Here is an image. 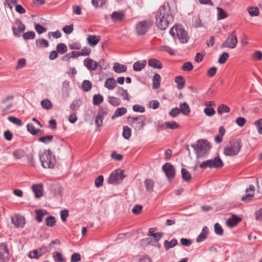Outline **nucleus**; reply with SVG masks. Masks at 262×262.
Returning <instances> with one entry per match:
<instances>
[{
  "label": "nucleus",
  "mask_w": 262,
  "mask_h": 262,
  "mask_svg": "<svg viewBox=\"0 0 262 262\" xmlns=\"http://www.w3.org/2000/svg\"><path fill=\"white\" fill-rule=\"evenodd\" d=\"M194 149L198 157H203L211 148L210 143L206 139H200L197 141V144H191Z\"/></svg>",
  "instance_id": "obj_5"
},
{
  "label": "nucleus",
  "mask_w": 262,
  "mask_h": 262,
  "mask_svg": "<svg viewBox=\"0 0 262 262\" xmlns=\"http://www.w3.org/2000/svg\"><path fill=\"white\" fill-rule=\"evenodd\" d=\"M161 81V76L160 74L156 73L152 78V89H158L160 88Z\"/></svg>",
  "instance_id": "obj_26"
},
{
  "label": "nucleus",
  "mask_w": 262,
  "mask_h": 262,
  "mask_svg": "<svg viewBox=\"0 0 262 262\" xmlns=\"http://www.w3.org/2000/svg\"><path fill=\"white\" fill-rule=\"evenodd\" d=\"M146 190L147 192L151 193L153 191L154 182L150 179H146L144 181Z\"/></svg>",
  "instance_id": "obj_37"
},
{
  "label": "nucleus",
  "mask_w": 262,
  "mask_h": 262,
  "mask_svg": "<svg viewBox=\"0 0 262 262\" xmlns=\"http://www.w3.org/2000/svg\"><path fill=\"white\" fill-rule=\"evenodd\" d=\"M116 81L114 78H107L104 83V86L108 90H113L116 86Z\"/></svg>",
  "instance_id": "obj_25"
},
{
  "label": "nucleus",
  "mask_w": 262,
  "mask_h": 262,
  "mask_svg": "<svg viewBox=\"0 0 262 262\" xmlns=\"http://www.w3.org/2000/svg\"><path fill=\"white\" fill-rule=\"evenodd\" d=\"M57 51L60 54L65 53L67 50V46L63 43H60L57 45L56 47Z\"/></svg>",
  "instance_id": "obj_48"
},
{
  "label": "nucleus",
  "mask_w": 262,
  "mask_h": 262,
  "mask_svg": "<svg viewBox=\"0 0 262 262\" xmlns=\"http://www.w3.org/2000/svg\"><path fill=\"white\" fill-rule=\"evenodd\" d=\"M162 170L165 172L169 180H172L175 177V169L170 163H166L162 166Z\"/></svg>",
  "instance_id": "obj_10"
},
{
  "label": "nucleus",
  "mask_w": 262,
  "mask_h": 262,
  "mask_svg": "<svg viewBox=\"0 0 262 262\" xmlns=\"http://www.w3.org/2000/svg\"><path fill=\"white\" fill-rule=\"evenodd\" d=\"M117 93L118 95L123 96L125 100H129L127 91L126 90L124 89L121 86L118 87L117 90Z\"/></svg>",
  "instance_id": "obj_46"
},
{
  "label": "nucleus",
  "mask_w": 262,
  "mask_h": 262,
  "mask_svg": "<svg viewBox=\"0 0 262 262\" xmlns=\"http://www.w3.org/2000/svg\"><path fill=\"white\" fill-rule=\"evenodd\" d=\"M32 190L36 198H39L43 195V186L41 184L33 185Z\"/></svg>",
  "instance_id": "obj_18"
},
{
  "label": "nucleus",
  "mask_w": 262,
  "mask_h": 262,
  "mask_svg": "<svg viewBox=\"0 0 262 262\" xmlns=\"http://www.w3.org/2000/svg\"><path fill=\"white\" fill-rule=\"evenodd\" d=\"M177 244L178 242L176 239H172L170 242L167 240H165L164 243L165 249L167 251L169 249L175 247Z\"/></svg>",
  "instance_id": "obj_30"
},
{
  "label": "nucleus",
  "mask_w": 262,
  "mask_h": 262,
  "mask_svg": "<svg viewBox=\"0 0 262 262\" xmlns=\"http://www.w3.org/2000/svg\"><path fill=\"white\" fill-rule=\"evenodd\" d=\"M242 141L240 139H233L225 146L223 153L227 156H234L240 151L242 147Z\"/></svg>",
  "instance_id": "obj_3"
},
{
  "label": "nucleus",
  "mask_w": 262,
  "mask_h": 262,
  "mask_svg": "<svg viewBox=\"0 0 262 262\" xmlns=\"http://www.w3.org/2000/svg\"><path fill=\"white\" fill-rule=\"evenodd\" d=\"M193 68V66L191 62H186L182 66L181 69L183 71H190Z\"/></svg>",
  "instance_id": "obj_53"
},
{
  "label": "nucleus",
  "mask_w": 262,
  "mask_h": 262,
  "mask_svg": "<svg viewBox=\"0 0 262 262\" xmlns=\"http://www.w3.org/2000/svg\"><path fill=\"white\" fill-rule=\"evenodd\" d=\"M53 258L57 262H64V259L62 257V254L59 252H56L53 254Z\"/></svg>",
  "instance_id": "obj_62"
},
{
  "label": "nucleus",
  "mask_w": 262,
  "mask_h": 262,
  "mask_svg": "<svg viewBox=\"0 0 262 262\" xmlns=\"http://www.w3.org/2000/svg\"><path fill=\"white\" fill-rule=\"evenodd\" d=\"M53 139L52 135H47L46 136L41 137L38 139L39 142H42L45 144H48L51 142Z\"/></svg>",
  "instance_id": "obj_52"
},
{
  "label": "nucleus",
  "mask_w": 262,
  "mask_h": 262,
  "mask_svg": "<svg viewBox=\"0 0 262 262\" xmlns=\"http://www.w3.org/2000/svg\"><path fill=\"white\" fill-rule=\"evenodd\" d=\"M103 101V97L100 94L94 95L93 97V103L94 105H98Z\"/></svg>",
  "instance_id": "obj_39"
},
{
  "label": "nucleus",
  "mask_w": 262,
  "mask_h": 262,
  "mask_svg": "<svg viewBox=\"0 0 262 262\" xmlns=\"http://www.w3.org/2000/svg\"><path fill=\"white\" fill-rule=\"evenodd\" d=\"M27 127V130L33 135H36L38 133H41L43 132V130L39 128L35 129L34 125L32 123H28Z\"/></svg>",
  "instance_id": "obj_33"
},
{
  "label": "nucleus",
  "mask_w": 262,
  "mask_h": 262,
  "mask_svg": "<svg viewBox=\"0 0 262 262\" xmlns=\"http://www.w3.org/2000/svg\"><path fill=\"white\" fill-rule=\"evenodd\" d=\"M153 25V21L149 19H145L138 22L135 26V32L138 36L144 35Z\"/></svg>",
  "instance_id": "obj_6"
},
{
  "label": "nucleus",
  "mask_w": 262,
  "mask_h": 262,
  "mask_svg": "<svg viewBox=\"0 0 262 262\" xmlns=\"http://www.w3.org/2000/svg\"><path fill=\"white\" fill-rule=\"evenodd\" d=\"M39 160L45 168H53L56 163L55 156L49 149L39 154Z\"/></svg>",
  "instance_id": "obj_2"
},
{
  "label": "nucleus",
  "mask_w": 262,
  "mask_h": 262,
  "mask_svg": "<svg viewBox=\"0 0 262 262\" xmlns=\"http://www.w3.org/2000/svg\"><path fill=\"white\" fill-rule=\"evenodd\" d=\"M108 102L113 106H117L121 103V100L116 97L108 96L107 97Z\"/></svg>",
  "instance_id": "obj_38"
},
{
  "label": "nucleus",
  "mask_w": 262,
  "mask_h": 262,
  "mask_svg": "<svg viewBox=\"0 0 262 262\" xmlns=\"http://www.w3.org/2000/svg\"><path fill=\"white\" fill-rule=\"evenodd\" d=\"M35 212L36 214L35 220L38 223H40L42 221L43 216L47 213L46 210L43 209L35 210Z\"/></svg>",
  "instance_id": "obj_32"
},
{
  "label": "nucleus",
  "mask_w": 262,
  "mask_h": 262,
  "mask_svg": "<svg viewBox=\"0 0 262 262\" xmlns=\"http://www.w3.org/2000/svg\"><path fill=\"white\" fill-rule=\"evenodd\" d=\"M15 23L18 26V29L15 27H12L13 35L15 36L19 37L21 35V33L25 31L26 27L19 19H16Z\"/></svg>",
  "instance_id": "obj_12"
},
{
  "label": "nucleus",
  "mask_w": 262,
  "mask_h": 262,
  "mask_svg": "<svg viewBox=\"0 0 262 262\" xmlns=\"http://www.w3.org/2000/svg\"><path fill=\"white\" fill-rule=\"evenodd\" d=\"M164 125H165L166 128L171 129H174L179 127V124L175 121L165 122L164 125L162 124L160 125V128L163 129L164 128Z\"/></svg>",
  "instance_id": "obj_34"
},
{
  "label": "nucleus",
  "mask_w": 262,
  "mask_h": 262,
  "mask_svg": "<svg viewBox=\"0 0 262 262\" xmlns=\"http://www.w3.org/2000/svg\"><path fill=\"white\" fill-rule=\"evenodd\" d=\"M100 40V37L99 36L89 35L87 37L88 43L91 47H94L97 45Z\"/></svg>",
  "instance_id": "obj_22"
},
{
  "label": "nucleus",
  "mask_w": 262,
  "mask_h": 262,
  "mask_svg": "<svg viewBox=\"0 0 262 262\" xmlns=\"http://www.w3.org/2000/svg\"><path fill=\"white\" fill-rule=\"evenodd\" d=\"M230 111V107L223 104L220 105L217 108V113L219 115H222L224 113H229Z\"/></svg>",
  "instance_id": "obj_45"
},
{
  "label": "nucleus",
  "mask_w": 262,
  "mask_h": 262,
  "mask_svg": "<svg viewBox=\"0 0 262 262\" xmlns=\"http://www.w3.org/2000/svg\"><path fill=\"white\" fill-rule=\"evenodd\" d=\"M179 109L181 113H182L184 115H189L190 112L188 104L185 102L180 103Z\"/></svg>",
  "instance_id": "obj_31"
},
{
  "label": "nucleus",
  "mask_w": 262,
  "mask_h": 262,
  "mask_svg": "<svg viewBox=\"0 0 262 262\" xmlns=\"http://www.w3.org/2000/svg\"><path fill=\"white\" fill-rule=\"evenodd\" d=\"M209 233V229L207 226H204L200 234L198 236L196 239L197 243H201L205 241Z\"/></svg>",
  "instance_id": "obj_20"
},
{
  "label": "nucleus",
  "mask_w": 262,
  "mask_h": 262,
  "mask_svg": "<svg viewBox=\"0 0 262 262\" xmlns=\"http://www.w3.org/2000/svg\"><path fill=\"white\" fill-rule=\"evenodd\" d=\"M84 65L89 70H95L98 66V63L92 59L88 58L84 60Z\"/></svg>",
  "instance_id": "obj_19"
},
{
  "label": "nucleus",
  "mask_w": 262,
  "mask_h": 262,
  "mask_svg": "<svg viewBox=\"0 0 262 262\" xmlns=\"http://www.w3.org/2000/svg\"><path fill=\"white\" fill-rule=\"evenodd\" d=\"M92 86V82L88 80H84L81 85L82 90L84 92H88L90 91Z\"/></svg>",
  "instance_id": "obj_41"
},
{
  "label": "nucleus",
  "mask_w": 262,
  "mask_h": 262,
  "mask_svg": "<svg viewBox=\"0 0 262 262\" xmlns=\"http://www.w3.org/2000/svg\"><path fill=\"white\" fill-rule=\"evenodd\" d=\"M103 182V177L102 175L99 176L95 180V186L99 188L101 187Z\"/></svg>",
  "instance_id": "obj_63"
},
{
  "label": "nucleus",
  "mask_w": 262,
  "mask_h": 262,
  "mask_svg": "<svg viewBox=\"0 0 262 262\" xmlns=\"http://www.w3.org/2000/svg\"><path fill=\"white\" fill-rule=\"evenodd\" d=\"M111 17L114 22L122 21L125 17V14L123 11H114L111 15Z\"/></svg>",
  "instance_id": "obj_17"
},
{
  "label": "nucleus",
  "mask_w": 262,
  "mask_h": 262,
  "mask_svg": "<svg viewBox=\"0 0 262 262\" xmlns=\"http://www.w3.org/2000/svg\"><path fill=\"white\" fill-rule=\"evenodd\" d=\"M242 221V219L237 216L236 215H232V217L228 219L227 221V225L228 227L232 228L236 226Z\"/></svg>",
  "instance_id": "obj_21"
},
{
  "label": "nucleus",
  "mask_w": 262,
  "mask_h": 262,
  "mask_svg": "<svg viewBox=\"0 0 262 262\" xmlns=\"http://www.w3.org/2000/svg\"><path fill=\"white\" fill-rule=\"evenodd\" d=\"M56 222V219L54 216H49L46 219L45 224L48 227H53Z\"/></svg>",
  "instance_id": "obj_44"
},
{
  "label": "nucleus",
  "mask_w": 262,
  "mask_h": 262,
  "mask_svg": "<svg viewBox=\"0 0 262 262\" xmlns=\"http://www.w3.org/2000/svg\"><path fill=\"white\" fill-rule=\"evenodd\" d=\"M248 11L251 16H257L259 14V11L257 7L249 6L248 8Z\"/></svg>",
  "instance_id": "obj_42"
},
{
  "label": "nucleus",
  "mask_w": 262,
  "mask_h": 262,
  "mask_svg": "<svg viewBox=\"0 0 262 262\" xmlns=\"http://www.w3.org/2000/svg\"><path fill=\"white\" fill-rule=\"evenodd\" d=\"M228 57L229 54L226 52H224L220 55L218 59V62L220 64L224 63L227 61Z\"/></svg>",
  "instance_id": "obj_55"
},
{
  "label": "nucleus",
  "mask_w": 262,
  "mask_h": 262,
  "mask_svg": "<svg viewBox=\"0 0 262 262\" xmlns=\"http://www.w3.org/2000/svg\"><path fill=\"white\" fill-rule=\"evenodd\" d=\"M175 82L177 84V88L181 90L184 88L185 85V80L181 76H177L174 79Z\"/></svg>",
  "instance_id": "obj_35"
},
{
  "label": "nucleus",
  "mask_w": 262,
  "mask_h": 262,
  "mask_svg": "<svg viewBox=\"0 0 262 262\" xmlns=\"http://www.w3.org/2000/svg\"><path fill=\"white\" fill-rule=\"evenodd\" d=\"M23 38L27 39H33L35 37V33L33 31H28L23 34Z\"/></svg>",
  "instance_id": "obj_54"
},
{
  "label": "nucleus",
  "mask_w": 262,
  "mask_h": 262,
  "mask_svg": "<svg viewBox=\"0 0 262 262\" xmlns=\"http://www.w3.org/2000/svg\"><path fill=\"white\" fill-rule=\"evenodd\" d=\"M24 151L21 149H16L13 152L14 156L17 159H20L24 157Z\"/></svg>",
  "instance_id": "obj_58"
},
{
  "label": "nucleus",
  "mask_w": 262,
  "mask_h": 262,
  "mask_svg": "<svg viewBox=\"0 0 262 262\" xmlns=\"http://www.w3.org/2000/svg\"><path fill=\"white\" fill-rule=\"evenodd\" d=\"M9 250L7 246L5 243L0 245V260L6 262L8 260Z\"/></svg>",
  "instance_id": "obj_13"
},
{
  "label": "nucleus",
  "mask_w": 262,
  "mask_h": 262,
  "mask_svg": "<svg viewBox=\"0 0 262 262\" xmlns=\"http://www.w3.org/2000/svg\"><path fill=\"white\" fill-rule=\"evenodd\" d=\"M214 232L217 235H221L223 234V229L221 225L217 223L214 225Z\"/></svg>",
  "instance_id": "obj_57"
},
{
  "label": "nucleus",
  "mask_w": 262,
  "mask_h": 262,
  "mask_svg": "<svg viewBox=\"0 0 262 262\" xmlns=\"http://www.w3.org/2000/svg\"><path fill=\"white\" fill-rule=\"evenodd\" d=\"M70 90V81L66 80L62 82L61 92L63 97H67Z\"/></svg>",
  "instance_id": "obj_23"
},
{
  "label": "nucleus",
  "mask_w": 262,
  "mask_h": 262,
  "mask_svg": "<svg viewBox=\"0 0 262 262\" xmlns=\"http://www.w3.org/2000/svg\"><path fill=\"white\" fill-rule=\"evenodd\" d=\"M146 64V60L138 61L133 64V69L135 71H140L144 68Z\"/></svg>",
  "instance_id": "obj_27"
},
{
  "label": "nucleus",
  "mask_w": 262,
  "mask_h": 262,
  "mask_svg": "<svg viewBox=\"0 0 262 262\" xmlns=\"http://www.w3.org/2000/svg\"><path fill=\"white\" fill-rule=\"evenodd\" d=\"M255 187L253 185H250L248 188H247L246 192L247 194L242 198V200L244 202H248L251 200L254 195Z\"/></svg>",
  "instance_id": "obj_16"
},
{
  "label": "nucleus",
  "mask_w": 262,
  "mask_h": 262,
  "mask_svg": "<svg viewBox=\"0 0 262 262\" xmlns=\"http://www.w3.org/2000/svg\"><path fill=\"white\" fill-rule=\"evenodd\" d=\"M216 9L217 10L218 19H223L227 17L228 14L224 10L220 7H217Z\"/></svg>",
  "instance_id": "obj_47"
},
{
  "label": "nucleus",
  "mask_w": 262,
  "mask_h": 262,
  "mask_svg": "<svg viewBox=\"0 0 262 262\" xmlns=\"http://www.w3.org/2000/svg\"><path fill=\"white\" fill-rule=\"evenodd\" d=\"M237 44V38L235 30L232 31L228 36L226 40L221 45V48H228L234 49L236 47Z\"/></svg>",
  "instance_id": "obj_8"
},
{
  "label": "nucleus",
  "mask_w": 262,
  "mask_h": 262,
  "mask_svg": "<svg viewBox=\"0 0 262 262\" xmlns=\"http://www.w3.org/2000/svg\"><path fill=\"white\" fill-rule=\"evenodd\" d=\"M113 70L118 73H123L126 71L127 67L124 64L115 63L113 66Z\"/></svg>",
  "instance_id": "obj_29"
},
{
  "label": "nucleus",
  "mask_w": 262,
  "mask_h": 262,
  "mask_svg": "<svg viewBox=\"0 0 262 262\" xmlns=\"http://www.w3.org/2000/svg\"><path fill=\"white\" fill-rule=\"evenodd\" d=\"M181 174L182 179L185 181H189L191 179V175L185 168L181 169Z\"/></svg>",
  "instance_id": "obj_40"
},
{
  "label": "nucleus",
  "mask_w": 262,
  "mask_h": 262,
  "mask_svg": "<svg viewBox=\"0 0 262 262\" xmlns=\"http://www.w3.org/2000/svg\"><path fill=\"white\" fill-rule=\"evenodd\" d=\"M8 120L12 123L21 126L22 125V122L20 119L17 118L16 117H13V116H9L8 117Z\"/></svg>",
  "instance_id": "obj_60"
},
{
  "label": "nucleus",
  "mask_w": 262,
  "mask_h": 262,
  "mask_svg": "<svg viewBox=\"0 0 262 262\" xmlns=\"http://www.w3.org/2000/svg\"><path fill=\"white\" fill-rule=\"evenodd\" d=\"M143 207L141 205H136L132 209V212L134 214L138 215L139 214L142 210Z\"/></svg>",
  "instance_id": "obj_59"
},
{
  "label": "nucleus",
  "mask_w": 262,
  "mask_h": 262,
  "mask_svg": "<svg viewBox=\"0 0 262 262\" xmlns=\"http://www.w3.org/2000/svg\"><path fill=\"white\" fill-rule=\"evenodd\" d=\"M49 251L50 250L48 249L47 247L42 246L39 249L31 251L29 253V256L31 258L37 259L39 257L42 256L43 254L46 253Z\"/></svg>",
  "instance_id": "obj_11"
},
{
  "label": "nucleus",
  "mask_w": 262,
  "mask_h": 262,
  "mask_svg": "<svg viewBox=\"0 0 262 262\" xmlns=\"http://www.w3.org/2000/svg\"><path fill=\"white\" fill-rule=\"evenodd\" d=\"M35 29L36 31L38 33V34H40L47 31V29L43 26H42L39 24H35Z\"/></svg>",
  "instance_id": "obj_61"
},
{
  "label": "nucleus",
  "mask_w": 262,
  "mask_h": 262,
  "mask_svg": "<svg viewBox=\"0 0 262 262\" xmlns=\"http://www.w3.org/2000/svg\"><path fill=\"white\" fill-rule=\"evenodd\" d=\"M36 43L39 47L47 48L49 47V42L43 38H40L36 40Z\"/></svg>",
  "instance_id": "obj_51"
},
{
  "label": "nucleus",
  "mask_w": 262,
  "mask_h": 262,
  "mask_svg": "<svg viewBox=\"0 0 262 262\" xmlns=\"http://www.w3.org/2000/svg\"><path fill=\"white\" fill-rule=\"evenodd\" d=\"M255 126L259 134H262V119H259L254 122Z\"/></svg>",
  "instance_id": "obj_64"
},
{
  "label": "nucleus",
  "mask_w": 262,
  "mask_h": 262,
  "mask_svg": "<svg viewBox=\"0 0 262 262\" xmlns=\"http://www.w3.org/2000/svg\"><path fill=\"white\" fill-rule=\"evenodd\" d=\"M127 120L134 128L140 130L143 128L145 124L146 117L143 115H140L138 117L129 116Z\"/></svg>",
  "instance_id": "obj_7"
},
{
  "label": "nucleus",
  "mask_w": 262,
  "mask_h": 262,
  "mask_svg": "<svg viewBox=\"0 0 262 262\" xmlns=\"http://www.w3.org/2000/svg\"><path fill=\"white\" fill-rule=\"evenodd\" d=\"M148 65L154 69H160L162 68L161 62L159 60L154 58L149 60Z\"/></svg>",
  "instance_id": "obj_28"
},
{
  "label": "nucleus",
  "mask_w": 262,
  "mask_h": 262,
  "mask_svg": "<svg viewBox=\"0 0 262 262\" xmlns=\"http://www.w3.org/2000/svg\"><path fill=\"white\" fill-rule=\"evenodd\" d=\"M170 34L174 38H178L182 43H187L189 39L187 32L180 25H176L169 31Z\"/></svg>",
  "instance_id": "obj_4"
},
{
  "label": "nucleus",
  "mask_w": 262,
  "mask_h": 262,
  "mask_svg": "<svg viewBox=\"0 0 262 262\" xmlns=\"http://www.w3.org/2000/svg\"><path fill=\"white\" fill-rule=\"evenodd\" d=\"M41 106L46 110H50L52 107V103L50 100L48 99H43L41 101Z\"/></svg>",
  "instance_id": "obj_50"
},
{
  "label": "nucleus",
  "mask_w": 262,
  "mask_h": 262,
  "mask_svg": "<svg viewBox=\"0 0 262 262\" xmlns=\"http://www.w3.org/2000/svg\"><path fill=\"white\" fill-rule=\"evenodd\" d=\"M131 135V129L127 126H123L122 133L123 137L126 139H128L130 137Z\"/></svg>",
  "instance_id": "obj_49"
},
{
  "label": "nucleus",
  "mask_w": 262,
  "mask_h": 262,
  "mask_svg": "<svg viewBox=\"0 0 262 262\" xmlns=\"http://www.w3.org/2000/svg\"><path fill=\"white\" fill-rule=\"evenodd\" d=\"M174 17L172 14L170 7L168 3H165L162 5L156 15V22L157 27L164 30L173 20Z\"/></svg>",
  "instance_id": "obj_1"
},
{
  "label": "nucleus",
  "mask_w": 262,
  "mask_h": 262,
  "mask_svg": "<svg viewBox=\"0 0 262 262\" xmlns=\"http://www.w3.org/2000/svg\"><path fill=\"white\" fill-rule=\"evenodd\" d=\"M123 170L118 169L114 170L107 179L109 184L119 183L125 178Z\"/></svg>",
  "instance_id": "obj_9"
},
{
  "label": "nucleus",
  "mask_w": 262,
  "mask_h": 262,
  "mask_svg": "<svg viewBox=\"0 0 262 262\" xmlns=\"http://www.w3.org/2000/svg\"><path fill=\"white\" fill-rule=\"evenodd\" d=\"M210 169H220L224 166V163L219 156H216L213 159H210Z\"/></svg>",
  "instance_id": "obj_15"
},
{
  "label": "nucleus",
  "mask_w": 262,
  "mask_h": 262,
  "mask_svg": "<svg viewBox=\"0 0 262 262\" xmlns=\"http://www.w3.org/2000/svg\"><path fill=\"white\" fill-rule=\"evenodd\" d=\"M192 25L195 28L204 27V24L202 23V21L199 15L194 18V19L193 20Z\"/></svg>",
  "instance_id": "obj_43"
},
{
  "label": "nucleus",
  "mask_w": 262,
  "mask_h": 262,
  "mask_svg": "<svg viewBox=\"0 0 262 262\" xmlns=\"http://www.w3.org/2000/svg\"><path fill=\"white\" fill-rule=\"evenodd\" d=\"M105 114H106V113L104 112L102 109L98 112L95 119V123L98 127H100L102 125L103 117Z\"/></svg>",
  "instance_id": "obj_24"
},
{
  "label": "nucleus",
  "mask_w": 262,
  "mask_h": 262,
  "mask_svg": "<svg viewBox=\"0 0 262 262\" xmlns=\"http://www.w3.org/2000/svg\"><path fill=\"white\" fill-rule=\"evenodd\" d=\"M12 223L16 227H23L25 224L24 217L19 215H15L11 217Z\"/></svg>",
  "instance_id": "obj_14"
},
{
  "label": "nucleus",
  "mask_w": 262,
  "mask_h": 262,
  "mask_svg": "<svg viewBox=\"0 0 262 262\" xmlns=\"http://www.w3.org/2000/svg\"><path fill=\"white\" fill-rule=\"evenodd\" d=\"M127 112L126 109L125 107H122L117 108L113 116H112V119H114L115 118L121 116L125 114Z\"/></svg>",
  "instance_id": "obj_36"
},
{
  "label": "nucleus",
  "mask_w": 262,
  "mask_h": 262,
  "mask_svg": "<svg viewBox=\"0 0 262 262\" xmlns=\"http://www.w3.org/2000/svg\"><path fill=\"white\" fill-rule=\"evenodd\" d=\"M61 219L62 222L66 221L67 217L69 216V211L67 209L61 210L60 212Z\"/></svg>",
  "instance_id": "obj_56"
}]
</instances>
